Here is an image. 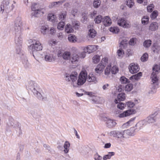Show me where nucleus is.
I'll return each mask as SVG.
<instances>
[{
	"label": "nucleus",
	"mask_w": 160,
	"mask_h": 160,
	"mask_svg": "<svg viewBox=\"0 0 160 160\" xmlns=\"http://www.w3.org/2000/svg\"><path fill=\"white\" fill-rule=\"evenodd\" d=\"M78 74L76 72H72L70 76V78L74 86L76 85H81L83 84L86 81L87 78V73L86 71H82L80 73L76 83L77 79Z\"/></svg>",
	"instance_id": "nucleus-1"
},
{
	"label": "nucleus",
	"mask_w": 160,
	"mask_h": 160,
	"mask_svg": "<svg viewBox=\"0 0 160 160\" xmlns=\"http://www.w3.org/2000/svg\"><path fill=\"white\" fill-rule=\"evenodd\" d=\"M22 23L21 20L20 18H18L15 21V28L16 32V37H15V42L16 43L17 40V37L18 36H20L22 34V29L21 26H22Z\"/></svg>",
	"instance_id": "nucleus-2"
},
{
	"label": "nucleus",
	"mask_w": 160,
	"mask_h": 160,
	"mask_svg": "<svg viewBox=\"0 0 160 160\" xmlns=\"http://www.w3.org/2000/svg\"><path fill=\"white\" fill-rule=\"evenodd\" d=\"M32 42L33 43L28 46V48L31 49L32 52L34 51H40L42 50V46L39 41L34 40Z\"/></svg>",
	"instance_id": "nucleus-3"
},
{
	"label": "nucleus",
	"mask_w": 160,
	"mask_h": 160,
	"mask_svg": "<svg viewBox=\"0 0 160 160\" xmlns=\"http://www.w3.org/2000/svg\"><path fill=\"white\" fill-rule=\"evenodd\" d=\"M109 135L116 138H124L123 131L112 130L108 133Z\"/></svg>",
	"instance_id": "nucleus-4"
},
{
	"label": "nucleus",
	"mask_w": 160,
	"mask_h": 160,
	"mask_svg": "<svg viewBox=\"0 0 160 160\" xmlns=\"http://www.w3.org/2000/svg\"><path fill=\"white\" fill-rule=\"evenodd\" d=\"M32 9L33 11V15H37L38 14H42L43 11L42 9H39V5L37 3H34L32 6Z\"/></svg>",
	"instance_id": "nucleus-5"
},
{
	"label": "nucleus",
	"mask_w": 160,
	"mask_h": 160,
	"mask_svg": "<svg viewBox=\"0 0 160 160\" xmlns=\"http://www.w3.org/2000/svg\"><path fill=\"white\" fill-rule=\"evenodd\" d=\"M128 69L130 72L132 74L137 72L140 69L138 65L134 63H130Z\"/></svg>",
	"instance_id": "nucleus-6"
},
{
	"label": "nucleus",
	"mask_w": 160,
	"mask_h": 160,
	"mask_svg": "<svg viewBox=\"0 0 160 160\" xmlns=\"http://www.w3.org/2000/svg\"><path fill=\"white\" fill-rule=\"evenodd\" d=\"M118 24L119 26L124 28H128L131 27L129 22L127 21L124 18H121L118 21Z\"/></svg>",
	"instance_id": "nucleus-7"
},
{
	"label": "nucleus",
	"mask_w": 160,
	"mask_h": 160,
	"mask_svg": "<svg viewBox=\"0 0 160 160\" xmlns=\"http://www.w3.org/2000/svg\"><path fill=\"white\" fill-rule=\"evenodd\" d=\"M98 46L97 45H89L85 48L83 50L85 52H87L90 53L96 51L98 49Z\"/></svg>",
	"instance_id": "nucleus-8"
},
{
	"label": "nucleus",
	"mask_w": 160,
	"mask_h": 160,
	"mask_svg": "<svg viewBox=\"0 0 160 160\" xmlns=\"http://www.w3.org/2000/svg\"><path fill=\"white\" fill-rule=\"evenodd\" d=\"M136 112L135 110L133 109L128 110L119 114V117L122 118L127 117L135 113Z\"/></svg>",
	"instance_id": "nucleus-9"
},
{
	"label": "nucleus",
	"mask_w": 160,
	"mask_h": 160,
	"mask_svg": "<svg viewBox=\"0 0 160 160\" xmlns=\"http://www.w3.org/2000/svg\"><path fill=\"white\" fill-rule=\"evenodd\" d=\"M148 122L147 121H139L137 124H135V127H136V129H140L144 125H147L148 123L154 122H150L151 121Z\"/></svg>",
	"instance_id": "nucleus-10"
},
{
	"label": "nucleus",
	"mask_w": 160,
	"mask_h": 160,
	"mask_svg": "<svg viewBox=\"0 0 160 160\" xmlns=\"http://www.w3.org/2000/svg\"><path fill=\"white\" fill-rule=\"evenodd\" d=\"M136 129L133 127L130 128L129 129L123 130L124 134H126L129 136H133L136 132Z\"/></svg>",
	"instance_id": "nucleus-11"
},
{
	"label": "nucleus",
	"mask_w": 160,
	"mask_h": 160,
	"mask_svg": "<svg viewBox=\"0 0 160 160\" xmlns=\"http://www.w3.org/2000/svg\"><path fill=\"white\" fill-rule=\"evenodd\" d=\"M102 22L103 24L106 26H110L112 23L111 19L108 16H106L104 18H103Z\"/></svg>",
	"instance_id": "nucleus-12"
},
{
	"label": "nucleus",
	"mask_w": 160,
	"mask_h": 160,
	"mask_svg": "<svg viewBox=\"0 0 160 160\" xmlns=\"http://www.w3.org/2000/svg\"><path fill=\"white\" fill-rule=\"evenodd\" d=\"M105 67L102 64L100 63L97 65L95 69V72L97 73H100L102 72Z\"/></svg>",
	"instance_id": "nucleus-13"
},
{
	"label": "nucleus",
	"mask_w": 160,
	"mask_h": 160,
	"mask_svg": "<svg viewBox=\"0 0 160 160\" xmlns=\"http://www.w3.org/2000/svg\"><path fill=\"white\" fill-rule=\"evenodd\" d=\"M105 122L107 126L109 128H112L116 125L115 121H106Z\"/></svg>",
	"instance_id": "nucleus-14"
},
{
	"label": "nucleus",
	"mask_w": 160,
	"mask_h": 160,
	"mask_svg": "<svg viewBox=\"0 0 160 160\" xmlns=\"http://www.w3.org/2000/svg\"><path fill=\"white\" fill-rule=\"evenodd\" d=\"M88 81L90 82H94L95 83H96V82H97L96 78L93 74L90 73L89 74Z\"/></svg>",
	"instance_id": "nucleus-15"
},
{
	"label": "nucleus",
	"mask_w": 160,
	"mask_h": 160,
	"mask_svg": "<svg viewBox=\"0 0 160 160\" xmlns=\"http://www.w3.org/2000/svg\"><path fill=\"white\" fill-rule=\"evenodd\" d=\"M9 4V2L8 1L6 0H4L2 2V4L0 6L1 11L3 12L6 8L7 6Z\"/></svg>",
	"instance_id": "nucleus-16"
},
{
	"label": "nucleus",
	"mask_w": 160,
	"mask_h": 160,
	"mask_svg": "<svg viewBox=\"0 0 160 160\" xmlns=\"http://www.w3.org/2000/svg\"><path fill=\"white\" fill-rule=\"evenodd\" d=\"M158 28V24L156 22L151 23L149 26V29L152 31H155Z\"/></svg>",
	"instance_id": "nucleus-17"
},
{
	"label": "nucleus",
	"mask_w": 160,
	"mask_h": 160,
	"mask_svg": "<svg viewBox=\"0 0 160 160\" xmlns=\"http://www.w3.org/2000/svg\"><path fill=\"white\" fill-rule=\"evenodd\" d=\"M74 30L72 28L70 24H67L65 28V31L68 33H72L73 32Z\"/></svg>",
	"instance_id": "nucleus-18"
},
{
	"label": "nucleus",
	"mask_w": 160,
	"mask_h": 160,
	"mask_svg": "<svg viewBox=\"0 0 160 160\" xmlns=\"http://www.w3.org/2000/svg\"><path fill=\"white\" fill-rule=\"evenodd\" d=\"M142 73L141 72H140L138 73L132 75L131 77L130 78V79L131 80L133 79L138 80L142 76Z\"/></svg>",
	"instance_id": "nucleus-19"
},
{
	"label": "nucleus",
	"mask_w": 160,
	"mask_h": 160,
	"mask_svg": "<svg viewBox=\"0 0 160 160\" xmlns=\"http://www.w3.org/2000/svg\"><path fill=\"white\" fill-rule=\"evenodd\" d=\"M65 0H62L61 1L57 2H54L51 3V4L49 5V7L50 8H52L54 6H55L57 5H61L64 2Z\"/></svg>",
	"instance_id": "nucleus-20"
},
{
	"label": "nucleus",
	"mask_w": 160,
	"mask_h": 160,
	"mask_svg": "<svg viewBox=\"0 0 160 160\" xmlns=\"http://www.w3.org/2000/svg\"><path fill=\"white\" fill-rule=\"evenodd\" d=\"M158 73H155L154 72H152L151 76L152 81L153 83L157 82L158 81V79L157 77V74Z\"/></svg>",
	"instance_id": "nucleus-21"
},
{
	"label": "nucleus",
	"mask_w": 160,
	"mask_h": 160,
	"mask_svg": "<svg viewBox=\"0 0 160 160\" xmlns=\"http://www.w3.org/2000/svg\"><path fill=\"white\" fill-rule=\"evenodd\" d=\"M134 121H128L127 122L123 124L122 126V128H127L128 127L131 126L134 124Z\"/></svg>",
	"instance_id": "nucleus-22"
},
{
	"label": "nucleus",
	"mask_w": 160,
	"mask_h": 160,
	"mask_svg": "<svg viewBox=\"0 0 160 160\" xmlns=\"http://www.w3.org/2000/svg\"><path fill=\"white\" fill-rule=\"evenodd\" d=\"M126 96L125 93H120L117 96V99L119 101H123L126 99Z\"/></svg>",
	"instance_id": "nucleus-23"
},
{
	"label": "nucleus",
	"mask_w": 160,
	"mask_h": 160,
	"mask_svg": "<svg viewBox=\"0 0 160 160\" xmlns=\"http://www.w3.org/2000/svg\"><path fill=\"white\" fill-rule=\"evenodd\" d=\"M70 146V143L68 141H66L64 145V152L65 153H67L68 152Z\"/></svg>",
	"instance_id": "nucleus-24"
},
{
	"label": "nucleus",
	"mask_w": 160,
	"mask_h": 160,
	"mask_svg": "<svg viewBox=\"0 0 160 160\" xmlns=\"http://www.w3.org/2000/svg\"><path fill=\"white\" fill-rule=\"evenodd\" d=\"M67 16V12L66 11H62L59 14V19L62 20H64Z\"/></svg>",
	"instance_id": "nucleus-25"
},
{
	"label": "nucleus",
	"mask_w": 160,
	"mask_h": 160,
	"mask_svg": "<svg viewBox=\"0 0 160 160\" xmlns=\"http://www.w3.org/2000/svg\"><path fill=\"white\" fill-rule=\"evenodd\" d=\"M97 32L95 30L92 29L89 30L88 32V36L89 37L91 38H94L96 35Z\"/></svg>",
	"instance_id": "nucleus-26"
},
{
	"label": "nucleus",
	"mask_w": 160,
	"mask_h": 160,
	"mask_svg": "<svg viewBox=\"0 0 160 160\" xmlns=\"http://www.w3.org/2000/svg\"><path fill=\"white\" fill-rule=\"evenodd\" d=\"M68 38L69 41L72 42H75L77 41V38L75 35L70 34L68 36Z\"/></svg>",
	"instance_id": "nucleus-27"
},
{
	"label": "nucleus",
	"mask_w": 160,
	"mask_h": 160,
	"mask_svg": "<svg viewBox=\"0 0 160 160\" xmlns=\"http://www.w3.org/2000/svg\"><path fill=\"white\" fill-rule=\"evenodd\" d=\"M79 59V56L76 54L72 55V57L71 59V62L73 63L74 62L78 61Z\"/></svg>",
	"instance_id": "nucleus-28"
},
{
	"label": "nucleus",
	"mask_w": 160,
	"mask_h": 160,
	"mask_svg": "<svg viewBox=\"0 0 160 160\" xmlns=\"http://www.w3.org/2000/svg\"><path fill=\"white\" fill-rule=\"evenodd\" d=\"M115 153L113 152H108V154L104 156L103 157V160H106L107 159H110L112 156H114Z\"/></svg>",
	"instance_id": "nucleus-29"
},
{
	"label": "nucleus",
	"mask_w": 160,
	"mask_h": 160,
	"mask_svg": "<svg viewBox=\"0 0 160 160\" xmlns=\"http://www.w3.org/2000/svg\"><path fill=\"white\" fill-rule=\"evenodd\" d=\"M46 61L48 62H52L55 59L54 58L52 55H47L45 57Z\"/></svg>",
	"instance_id": "nucleus-30"
},
{
	"label": "nucleus",
	"mask_w": 160,
	"mask_h": 160,
	"mask_svg": "<svg viewBox=\"0 0 160 160\" xmlns=\"http://www.w3.org/2000/svg\"><path fill=\"white\" fill-rule=\"evenodd\" d=\"M133 88V85L131 83L127 84L124 88L125 91L128 92L131 91L132 89Z\"/></svg>",
	"instance_id": "nucleus-31"
},
{
	"label": "nucleus",
	"mask_w": 160,
	"mask_h": 160,
	"mask_svg": "<svg viewBox=\"0 0 160 160\" xmlns=\"http://www.w3.org/2000/svg\"><path fill=\"white\" fill-rule=\"evenodd\" d=\"M71 54L69 52H65L62 55V57L64 59L68 60L70 58Z\"/></svg>",
	"instance_id": "nucleus-32"
},
{
	"label": "nucleus",
	"mask_w": 160,
	"mask_h": 160,
	"mask_svg": "<svg viewBox=\"0 0 160 160\" xmlns=\"http://www.w3.org/2000/svg\"><path fill=\"white\" fill-rule=\"evenodd\" d=\"M153 72H154L155 73H158L160 71V65H155L152 68Z\"/></svg>",
	"instance_id": "nucleus-33"
},
{
	"label": "nucleus",
	"mask_w": 160,
	"mask_h": 160,
	"mask_svg": "<svg viewBox=\"0 0 160 160\" xmlns=\"http://www.w3.org/2000/svg\"><path fill=\"white\" fill-rule=\"evenodd\" d=\"M111 63H109L105 70V74L106 75H108L110 73L111 70Z\"/></svg>",
	"instance_id": "nucleus-34"
},
{
	"label": "nucleus",
	"mask_w": 160,
	"mask_h": 160,
	"mask_svg": "<svg viewBox=\"0 0 160 160\" xmlns=\"http://www.w3.org/2000/svg\"><path fill=\"white\" fill-rule=\"evenodd\" d=\"M149 18L148 16H144L142 19V22L143 24H147L149 21Z\"/></svg>",
	"instance_id": "nucleus-35"
},
{
	"label": "nucleus",
	"mask_w": 160,
	"mask_h": 160,
	"mask_svg": "<svg viewBox=\"0 0 160 160\" xmlns=\"http://www.w3.org/2000/svg\"><path fill=\"white\" fill-rule=\"evenodd\" d=\"M117 53L118 57L120 58H122L124 54V52L121 48L118 49Z\"/></svg>",
	"instance_id": "nucleus-36"
},
{
	"label": "nucleus",
	"mask_w": 160,
	"mask_h": 160,
	"mask_svg": "<svg viewBox=\"0 0 160 160\" xmlns=\"http://www.w3.org/2000/svg\"><path fill=\"white\" fill-rule=\"evenodd\" d=\"M128 44L127 40L126 39H124L122 40L120 43V48H124Z\"/></svg>",
	"instance_id": "nucleus-37"
},
{
	"label": "nucleus",
	"mask_w": 160,
	"mask_h": 160,
	"mask_svg": "<svg viewBox=\"0 0 160 160\" xmlns=\"http://www.w3.org/2000/svg\"><path fill=\"white\" fill-rule=\"evenodd\" d=\"M103 18L102 17L101 15L97 16L94 19V21L96 23H99L101 21H102Z\"/></svg>",
	"instance_id": "nucleus-38"
},
{
	"label": "nucleus",
	"mask_w": 160,
	"mask_h": 160,
	"mask_svg": "<svg viewBox=\"0 0 160 160\" xmlns=\"http://www.w3.org/2000/svg\"><path fill=\"white\" fill-rule=\"evenodd\" d=\"M100 59V56L98 55H96L92 58L93 62L94 63H98L99 62Z\"/></svg>",
	"instance_id": "nucleus-39"
},
{
	"label": "nucleus",
	"mask_w": 160,
	"mask_h": 160,
	"mask_svg": "<svg viewBox=\"0 0 160 160\" xmlns=\"http://www.w3.org/2000/svg\"><path fill=\"white\" fill-rule=\"evenodd\" d=\"M152 50L154 53H158L160 50V47L156 44H154L152 47Z\"/></svg>",
	"instance_id": "nucleus-40"
},
{
	"label": "nucleus",
	"mask_w": 160,
	"mask_h": 160,
	"mask_svg": "<svg viewBox=\"0 0 160 160\" xmlns=\"http://www.w3.org/2000/svg\"><path fill=\"white\" fill-rule=\"evenodd\" d=\"M56 18V16L52 13H49L48 14V19L49 21L53 22Z\"/></svg>",
	"instance_id": "nucleus-41"
},
{
	"label": "nucleus",
	"mask_w": 160,
	"mask_h": 160,
	"mask_svg": "<svg viewBox=\"0 0 160 160\" xmlns=\"http://www.w3.org/2000/svg\"><path fill=\"white\" fill-rule=\"evenodd\" d=\"M72 25L75 29H78L79 28L80 23L78 21H74L72 22Z\"/></svg>",
	"instance_id": "nucleus-42"
},
{
	"label": "nucleus",
	"mask_w": 160,
	"mask_h": 160,
	"mask_svg": "<svg viewBox=\"0 0 160 160\" xmlns=\"http://www.w3.org/2000/svg\"><path fill=\"white\" fill-rule=\"evenodd\" d=\"M110 32L113 33H118L119 31V29L118 27H111L109 29Z\"/></svg>",
	"instance_id": "nucleus-43"
},
{
	"label": "nucleus",
	"mask_w": 160,
	"mask_h": 160,
	"mask_svg": "<svg viewBox=\"0 0 160 160\" xmlns=\"http://www.w3.org/2000/svg\"><path fill=\"white\" fill-rule=\"evenodd\" d=\"M108 58L107 57H104L102 59L100 63L102 64V65H103L105 67L108 64Z\"/></svg>",
	"instance_id": "nucleus-44"
},
{
	"label": "nucleus",
	"mask_w": 160,
	"mask_h": 160,
	"mask_svg": "<svg viewBox=\"0 0 160 160\" xmlns=\"http://www.w3.org/2000/svg\"><path fill=\"white\" fill-rule=\"evenodd\" d=\"M152 41L150 40H148L145 41L143 43L144 46L147 48L150 47Z\"/></svg>",
	"instance_id": "nucleus-45"
},
{
	"label": "nucleus",
	"mask_w": 160,
	"mask_h": 160,
	"mask_svg": "<svg viewBox=\"0 0 160 160\" xmlns=\"http://www.w3.org/2000/svg\"><path fill=\"white\" fill-rule=\"evenodd\" d=\"M65 25V23L64 22L62 21L59 22L57 26V28L59 30H62L64 26Z\"/></svg>",
	"instance_id": "nucleus-46"
},
{
	"label": "nucleus",
	"mask_w": 160,
	"mask_h": 160,
	"mask_svg": "<svg viewBox=\"0 0 160 160\" xmlns=\"http://www.w3.org/2000/svg\"><path fill=\"white\" fill-rule=\"evenodd\" d=\"M148 57V55L147 53H145L141 57V60L142 62H145L147 61Z\"/></svg>",
	"instance_id": "nucleus-47"
},
{
	"label": "nucleus",
	"mask_w": 160,
	"mask_h": 160,
	"mask_svg": "<svg viewBox=\"0 0 160 160\" xmlns=\"http://www.w3.org/2000/svg\"><path fill=\"white\" fill-rule=\"evenodd\" d=\"M101 2L100 0H95L93 2V6L95 8H98L101 4Z\"/></svg>",
	"instance_id": "nucleus-48"
},
{
	"label": "nucleus",
	"mask_w": 160,
	"mask_h": 160,
	"mask_svg": "<svg viewBox=\"0 0 160 160\" xmlns=\"http://www.w3.org/2000/svg\"><path fill=\"white\" fill-rule=\"evenodd\" d=\"M118 71V68L116 66H113L112 68L111 72L113 74L116 73Z\"/></svg>",
	"instance_id": "nucleus-49"
},
{
	"label": "nucleus",
	"mask_w": 160,
	"mask_h": 160,
	"mask_svg": "<svg viewBox=\"0 0 160 160\" xmlns=\"http://www.w3.org/2000/svg\"><path fill=\"white\" fill-rule=\"evenodd\" d=\"M158 14V12L157 11H154L152 13L150 17L152 19H154L157 17Z\"/></svg>",
	"instance_id": "nucleus-50"
},
{
	"label": "nucleus",
	"mask_w": 160,
	"mask_h": 160,
	"mask_svg": "<svg viewBox=\"0 0 160 160\" xmlns=\"http://www.w3.org/2000/svg\"><path fill=\"white\" fill-rule=\"evenodd\" d=\"M94 160H102V157L98 154L97 152L93 156Z\"/></svg>",
	"instance_id": "nucleus-51"
},
{
	"label": "nucleus",
	"mask_w": 160,
	"mask_h": 160,
	"mask_svg": "<svg viewBox=\"0 0 160 160\" xmlns=\"http://www.w3.org/2000/svg\"><path fill=\"white\" fill-rule=\"evenodd\" d=\"M127 5L129 8L132 7L134 5L133 0H127Z\"/></svg>",
	"instance_id": "nucleus-52"
},
{
	"label": "nucleus",
	"mask_w": 160,
	"mask_h": 160,
	"mask_svg": "<svg viewBox=\"0 0 160 160\" xmlns=\"http://www.w3.org/2000/svg\"><path fill=\"white\" fill-rule=\"evenodd\" d=\"M154 6L153 4H151L150 5L148 6L147 7V11L148 12H151L153 8H154Z\"/></svg>",
	"instance_id": "nucleus-53"
},
{
	"label": "nucleus",
	"mask_w": 160,
	"mask_h": 160,
	"mask_svg": "<svg viewBox=\"0 0 160 160\" xmlns=\"http://www.w3.org/2000/svg\"><path fill=\"white\" fill-rule=\"evenodd\" d=\"M120 81L122 83H126L128 82L129 80L124 77H122L120 78Z\"/></svg>",
	"instance_id": "nucleus-54"
},
{
	"label": "nucleus",
	"mask_w": 160,
	"mask_h": 160,
	"mask_svg": "<svg viewBox=\"0 0 160 160\" xmlns=\"http://www.w3.org/2000/svg\"><path fill=\"white\" fill-rule=\"evenodd\" d=\"M125 106V105L124 103L120 102L118 104L117 107L120 109L122 110L124 108Z\"/></svg>",
	"instance_id": "nucleus-55"
},
{
	"label": "nucleus",
	"mask_w": 160,
	"mask_h": 160,
	"mask_svg": "<svg viewBox=\"0 0 160 160\" xmlns=\"http://www.w3.org/2000/svg\"><path fill=\"white\" fill-rule=\"evenodd\" d=\"M128 107L132 108L134 106L135 104L134 103L131 101H129L126 103Z\"/></svg>",
	"instance_id": "nucleus-56"
},
{
	"label": "nucleus",
	"mask_w": 160,
	"mask_h": 160,
	"mask_svg": "<svg viewBox=\"0 0 160 160\" xmlns=\"http://www.w3.org/2000/svg\"><path fill=\"white\" fill-rule=\"evenodd\" d=\"M48 30L47 28L46 27L42 26L41 29V32L43 34H46V32Z\"/></svg>",
	"instance_id": "nucleus-57"
},
{
	"label": "nucleus",
	"mask_w": 160,
	"mask_h": 160,
	"mask_svg": "<svg viewBox=\"0 0 160 160\" xmlns=\"http://www.w3.org/2000/svg\"><path fill=\"white\" fill-rule=\"evenodd\" d=\"M136 40V38H133L131 39L129 42V44L131 45H134Z\"/></svg>",
	"instance_id": "nucleus-58"
},
{
	"label": "nucleus",
	"mask_w": 160,
	"mask_h": 160,
	"mask_svg": "<svg viewBox=\"0 0 160 160\" xmlns=\"http://www.w3.org/2000/svg\"><path fill=\"white\" fill-rule=\"evenodd\" d=\"M56 33V30L53 28H51L50 30V33L51 35H53Z\"/></svg>",
	"instance_id": "nucleus-59"
},
{
	"label": "nucleus",
	"mask_w": 160,
	"mask_h": 160,
	"mask_svg": "<svg viewBox=\"0 0 160 160\" xmlns=\"http://www.w3.org/2000/svg\"><path fill=\"white\" fill-rule=\"evenodd\" d=\"M7 124L8 126H13L14 124V123L13 122V121H8Z\"/></svg>",
	"instance_id": "nucleus-60"
},
{
	"label": "nucleus",
	"mask_w": 160,
	"mask_h": 160,
	"mask_svg": "<svg viewBox=\"0 0 160 160\" xmlns=\"http://www.w3.org/2000/svg\"><path fill=\"white\" fill-rule=\"evenodd\" d=\"M124 88V86L122 85H119L118 86V90L119 92H121L122 90H123V89Z\"/></svg>",
	"instance_id": "nucleus-61"
},
{
	"label": "nucleus",
	"mask_w": 160,
	"mask_h": 160,
	"mask_svg": "<svg viewBox=\"0 0 160 160\" xmlns=\"http://www.w3.org/2000/svg\"><path fill=\"white\" fill-rule=\"evenodd\" d=\"M86 52H85L84 51L83 52H82L80 54V57L81 58H84L86 56L85 53Z\"/></svg>",
	"instance_id": "nucleus-62"
},
{
	"label": "nucleus",
	"mask_w": 160,
	"mask_h": 160,
	"mask_svg": "<svg viewBox=\"0 0 160 160\" xmlns=\"http://www.w3.org/2000/svg\"><path fill=\"white\" fill-rule=\"evenodd\" d=\"M97 14V11H93L92 12H91L90 14V17L92 18H93L95 16V15Z\"/></svg>",
	"instance_id": "nucleus-63"
},
{
	"label": "nucleus",
	"mask_w": 160,
	"mask_h": 160,
	"mask_svg": "<svg viewBox=\"0 0 160 160\" xmlns=\"http://www.w3.org/2000/svg\"><path fill=\"white\" fill-rule=\"evenodd\" d=\"M111 146V144L110 143H107L105 144L104 148H109Z\"/></svg>",
	"instance_id": "nucleus-64"
}]
</instances>
